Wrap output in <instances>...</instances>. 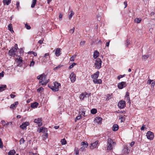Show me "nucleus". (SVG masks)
I'll return each instance as SVG.
<instances>
[{"instance_id": "obj_19", "label": "nucleus", "mask_w": 155, "mask_h": 155, "mask_svg": "<svg viewBox=\"0 0 155 155\" xmlns=\"http://www.w3.org/2000/svg\"><path fill=\"white\" fill-rule=\"evenodd\" d=\"M61 49L59 48H58L55 51V54L56 56H58L61 54Z\"/></svg>"}, {"instance_id": "obj_57", "label": "nucleus", "mask_w": 155, "mask_h": 155, "mask_svg": "<svg viewBox=\"0 0 155 155\" xmlns=\"http://www.w3.org/2000/svg\"><path fill=\"white\" fill-rule=\"evenodd\" d=\"M85 147H81L80 149V150L82 151H84L85 150Z\"/></svg>"}, {"instance_id": "obj_22", "label": "nucleus", "mask_w": 155, "mask_h": 155, "mask_svg": "<svg viewBox=\"0 0 155 155\" xmlns=\"http://www.w3.org/2000/svg\"><path fill=\"white\" fill-rule=\"evenodd\" d=\"M94 83L96 84H101L102 83V80L101 79H96L95 80H93Z\"/></svg>"}, {"instance_id": "obj_44", "label": "nucleus", "mask_w": 155, "mask_h": 155, "mask_svg": "<svg viewBox=\"0 0 155 155\" xmlns=\"http://www.w3.org/2000/svg\"><path fill=\"white\" fill-rule=\"evenodd\" d=\"M43 90V88L42 87H41L38 88L37 89V91L38 92H41Z\"/></svg>"}, {"instance_id": "obj_40", "label": "nucleus", "mask_w": 155, "mask_h": 155, "mask_svg": "<svg viewBox=\"0 0 155 155\" xmlns=\"http://www.w3.org/2000/svg\"><path fill=\"white\" fill-rule=\"evenodd\" d=\"M119 119L120 120L121 122H122L124 121L125 120V118L124 116L120 115L119 117Z\"/></svg>"}, {"instance_id": "obj_33", "label": "nucleus", "mask_w": 155, "mask_h": 155, "mask_svg": "<svg viewBox=\"0 0 155 155\" xmlns=\"http://www.w3.org/2000/svg\"><path fill=\"white\" fill-rule=\"evenodd\" d=\"M25 141L23 138H21L19 141L20 144L22 146H23V144H24Z\"/></svg>"}, {"instance_id": "obj_56", "label": "nucleus", "mask_w": 155, "mask_h": 155, "mask_svg": "<svg viewBox=\"0 0 155 155\" xmlns=\"http://www.w3.org/2000/svg\"><path fill=\"white\" fill-rule=\"evenodd\" d=\"M74 28H72L71 29H70L69 31V32L70 33H73L74 31Z\"/></svg>"}, {"instance_id": "obj_47", "label": "nucleus", "mask_w": 155, "mask_h": 155, "mask_svg": "<svg viewBox=\"0 0 155 155\" xmlns=\"http://www.w3.org/2000/svg\"><path fill=\"white\" fill-rule=\"evenodd\" d=\"M155 85V81H153L151 83V87L153 89Z\"/></svg>"}, {"instance_id": "obj_41", "label": "nucleus", "mask_w": 155, "mask_h": 155, "mask_svg": "<svg viewBox=\"0 0 155 155\" xmlns=\"http://www.w3.org/2000/svg\"><path fill=\"white\" fill-rule=\"evenodd\" d=\"M33 54L34 56H36L37 55V53L36 52H34L33 51H29L28 52V54Z\"/></svg>"}, {"instance_id": "obj_62", "label": "nucleus", "mask_w": 155, "mask_h": 155, "mask_svg": "<svg viewBox=\"0 0 155 155\" xmlns=\"http://www.w3.org/2000/svg\"><path fill=\"white\" fill-rule=\"evenodd\" d=\"M124 5H125L124 8H125L127 6V1H125L124 2Z\"/></svg>"}, {"instance_id": "obj_45", "label": "nucleus", "mask_w": 155, "mask_h": 155, "mask_svg": "<svg viewBox=\"0 0 155 155\" xmlns=\"http://www.w3.org/2000/svg\"><path fill=\"white\" fill-rule=\"evenodd\" d=\"M76 64H77L75 63H73L72 64H71V65H70V66H69V68L70 69L72 68L74 66L76 65Z\"/></svg>"}, {"instance_id": "obj_6", "label": "nucleus", "mask_w": 155, "mask_h": 155, "mask_svg": "<svg viewBox=\"0 0 155 155\" xmlns=\"http://www.w3.org/2000/svg\"><path fill=\"white\" fill-rule=\"evenodd\" d=\"M147 138L150 140H152L154 138L153 133L150 131H148L146 134Z\"/></svg>"}, {"instance_id": "obj_39", "label": "nucleus", "mask_w": 155, "mask_h": 155, "mask_svg": "<svg viewBox=\"0 0 155 155\" xmlns=\"http://www.w3.org/2000/svg\"><path fill=\"white\" fill-rule=\"evenodd\" d=\"M149 57V55L148 54L144 55L142 56V58L143 59L146 60Z\"/></svg>"}, {"instance_id": "obj_25", "label": "nucleus", "mask_w": 155, "mask_h": 155, "mask_svg": "<svg viewBox=\"0 0 155 155\" xmlns=\"http://www.w3.org/2000/svg\"><path fill=\"white\" fill-rule=\"evenodd\" d=\"M125 99L127 101H128L130 103V98L129 97V93L127 92L126 93L125 96Z\"/></svg>"}, {"instance_id": "obj_26", "label": "nucleus", "mask_w": 155, "mask_h": 155, "mask_svg": "<svg viewBox=\"0 0 155 155\" xmlns=\"http://www.w3.org/2000/svg\"><path fill=\"white\" fill-rule=\"evenodd\" d=\"M70 14L68 15V18L69 19L71 20L72 17L74 15V13L73 11L71 10L70 11Z\"/></svg>"}, {"instance_id": "obj_31", "label": "nucleus", "mask_w": 155, "mask_h": 155, "mask_svg": "<svg viewBox=\"0 0 155 155\" xmlns=\"http://www.w3.org/2000/svg\"><path fill=\"white\" fill-rule=\"evenodd\" d=\"M15 153V150H11L8 153V155H14Z\"/></svg>"}, {"instance_id": "obj_20", "label": "nucleus", "mask_w": 155, "mask_h": 155, "mask_svg": "<svg viewBox=\"0 0 155 155\" xmlns=\"http://www.w3.org/2000/svg\"><path fill=\"white\" fill-rule=\"evenodd\" d=\"M18 104V101L15 102L14 104L11 105L10 108L11 109H15Z\"/></svg>"}, {"instance_id": "obj_2", "label": "nucleus", "mask_w": 155, "mask_h": 155, "mask_svg": "<svg viewBox=\"0 0 155 155\" xmlns=\"http://www.w3.org/2000/svg\"><path fill=\"white\" fill-rule=\"evenodd\" d=\"M107 150H110L112 149L113 147H114L116 143L114 142L111 138H109L107 141Z\"/></svg>"}, {"instance_id": "obj_60", "label": "nucleus", "mask_w": 155, "mask_h": 155, "mask_svg": "<svg viewBox=\"0 0 155 155\" xmlns=\"http://www.w3.org/2000/svg\"><path fill=\"white\" fill-rule=\"evenodd\" d=\"M85 41H81L80 43L81 45H83L85 44Z\"/></svg>"}, {"instance_id": "obj_59", "label": "nucleus", "mask_w": 155, "mask_h": 155, "mask_svg": "<svg viewBox=\"0 0 155 155\" xmlns=\"http://www.w3.org/2000/svg\"><path fill=\"white\" fill-rule=\"evenodd\" d=\"M130 44V41L128 40H127L126 41V42L125 43V44L127 46H128Z\"/></svg>"}, {"instance_id": "obj_34", "label": "nucleus", "mask_w": 155, "mask_h": 155, "mask_svg": "<svg viewBox=\"0 0 155 155\" xmlns=\"http://www.w3.org/2000/svg\"><path fill=\"white\" fill-rule=\"evenodd\" d=\"M36 1L37 0H33L32 1V3L31 5V7L32 8H33L35 7L36 3Z\"/></svg>"}, {"instance_id": "obj_13", "label": "nucleus", "mask_w": 155, "mask_h": 155, "mask_svg": "<svg viewBox=\"0 0 155 155\" xmlns=\"http://www.w3.org/2000/svg\"><path fill=\"white\" fill-rule=\"evenodd\" d=\"M17 50L16 48H12V49L10 50L9 51V54L10 56H14L15 54V52Z\"/></svg>"}, {"instance_id": "obj_12", "label": "nucleus", "mask_w": 155, "mask_h": 155, "mask_svg": "<svg viewBox=\"0 0 155 155\" xmlns=\"http://www.w3.org/2000/svg\"><path fill=\"white\" fill-rule=\"evenodd\" d=\"M69 78L72 83L76 81V76L74 72L71 73L70 75Z\"/></svg>"}, {"instance_id": "obj_4", "label": "nucleus", "mask_w": 155, "mask_h": 155, "mask_svg": "<svg viewBox=\"0 0 155 155\" xmlns=\"http://www.w3.org/2000/svg\"><path fill=\"white\" fill-rule=\"evenodd\" d=\"M102 61L101 60L98 58L95 60L94 66L97 69H100L101 67Z\"/></svg>"}, {"instance_id": "obj_17", "label": "nucleus", "mask_w": 155, "mask_h": 155, "mask_svg": "<svg viewBox=\"0 0 155 155\" xmlns=\"http://www.w3.org/2000/svg\"><path fill=\"white\" fill-rule=\"evenodd\" d=\"M122 152V153L124 154H128L129 153L128 150V147L126 145L124 146Z\"/></svg>"}, {"instance_id": "obj_52", "label": "nucleus", "mask_w": 155, "mask_h": 155, "mask_svg": "<svg viewBox=\"0 0 155 155\" xmlns=\"http://www.w3.org/2000/svg\"><path fill=\"white\" fill-rule=\"evenodd\" d=\"M3 147V143L1 139L0 138V148H2Z\"/></svg>"}, {"instance_id": "obj_49", "label": "nucleus", "mask_w": 155, "mask_h": 155, "mask_svg": "<svg viewBox=\"0 0 155 155\" xmlns=\"http://www.w3.org/2000/svg\"><path fill=\"white\" fill-rule=\"evenodd\" d=\"M35 63V62L33 61V60H32V61L30 63V66L31 67H33Z\"/></svg>"}, {"instance_id": "obj_9", "label": "nucleus", "mask_w": 155, "mask_h": 155, "mask_svg": "<svg viewBox=\"0 0 155 155\" xmlns=\"http://www.w3.org/2000/svg\"><path fill=\"white\" fill-rule=\"evenodd\" d=\"M91 95L90 94H88L86 92L82 93L80 96V98L81 99L84 100L85 98L88 97Z\"/></svg>"}, {"instance_id": "obj_32", "label": "nucleus", "mask_w": 155, "mask_h": 155, "mask_svg": "<svg viewBox=\"0 0 155 155\" xmlns=\"http://www.w3.org/2000/svg\"><path fill=\"white\" fill-rule=\"evenodd\" d=\"M141 20L142 19L141 18H136L134 19V21L135 22L139 23L141 21Z\"/></svg>"}, {"instance_id": "obj_30", "label": "nucleus", "mask_w": 155, "mask_h": 155, "mask_svg": "<svg viewBox=\"0 0 155 155\" xmlns=\"http://www.w3.org/2000/svg\"><path fill=\"white\" fill-rule=\"evenodd\" d=\"M8 29L11 32H14L13 29L12 25L11 24H9L8 25Z\"/></svg>"}, {"instance_id": "obj_64", "label": "nucleus", "mask_w": 155, "mask_h": 155, "mask_svg": "<svg viewBox=\"0 0 155 155\" xmlns=\"http://www.w3.org/2000/svg\"><path fill=\"white\" fill-rule=\"evenodd\" d=\"M134 141H133L130 143V146H131V147H132L134 145Z\"/></svg>"}, {"instance_id": "obj_10", "label": "nucleus", "mask_w": 155, "mask_h": 155, "mask_svg": "<svg viewBox=\"0 0 155 155\" xmlns=\"http://www.w3.org/2000/svg\"><path fill=\"white\" fill-rule=\"evenodd\" d=\"M127 86V84L125 82H122L118 84L117 87L120 89H122Z\"/></svg>"}, {"instance_id": "obj_27", "label": "nucleus", "mask_w": 155, "mask_h": 155, "mask_svg": "<svg viewBox=\"0 0 155 155\" xmlns=\"http://www.w3.org/2000/svg\"><path fill=\"white\" fill-rule=\"evenodd\" d=\"M11 2V0H3V3L4 5H8Z\"/></svg>"}, {"instance_id": "obj_14", "label": "nucleus", "mask_w": 155, "mask_h": 155, "mask_svg": "<svg viewBox=\"0 0 155 155\" xmlns=\"http://www.w3.org/2000/svg\"><path fill=\"white\" fill-rule=\"evenodd\" d=\"M49 53H45L44 54V56L42 57V59L43 60V62H46L47 61V60L49 58Z\"/></svg>"}, {"instance_id": "obj_29", "label": "nucleus", "mask_w": 155, "mask_h": 155, "mask_svg": "<svg viewBox=\"0 0 155 155\" xmlns=\"http://www.w3.org/2000/svg\"><path fill=\"white\" fill-rule=\"evenodd\" d=\"M81 145L86 148H87L88 146V144L87 142L83 141L81 142Z\"/></svg>"}, {"instance_id": "obj_55", "label": "nucleus", "mask_w": 155, "mask_h": 155, "mask_svg": "<svg viewBox=\"0 0 155 155\" xmlns=\"http://www.w3.org/2000/svg\"><path fill=\"white\" fill-rule=\"evenodd\" d=\"M62 66V65H59L57 67L54 68V70H56L57 69H59V68H60Z\"/></svg>"}, {"instance_id": "obj_1", "label": "nucleus", "mask_w": 155, "mask_h": 155, "mask_svg": "<svg viewBox=\"0 0 155 155\" xmlns=\"http://www.w3.org/2000/svg\"><path fill=\"white\" fill-rule=\"evenodd\" d=\"M38 79L40 80L39 83L42 85H45L49 82V79L47 80L46 75L42 74L37 77Z\"/></svg>"}, {"instance_id": "obj_42", "label": "nucleus", "mask_w": 155, "mask_h": 155, "mask_svg": "<svg viewBox=\"0 0 155 155\" xmlns=\"http://www.w3.org/2000/svg\"><path fill=\"white\" fill-rule=\"evenodd\" d=\"M48 137V133H46L44 135H42L43 138L44 140H45L47 139Z\"/></svg>"}, {"instance_id": "obj_8", "label": "nucleus", "mask_w": 155, "mask_h": 155, "mask_svg": "<svg viewBox=\"0 0 155 155\" xmlns=\"http://www.w3.org/2000/svg\"><path fill=\"white\" fill-rule=\"evenodd\" d=\"M118 107L120 109H123L126 106V103L124 101H120L118 104Z\"/></svg>"}, {"instance_id": "obj_50", "label": "nucleus", "mask_w": 155, "mask_h": 155, "mask_svg": "<svg viewBox=\"0 0 155 155\" xmlns=\"http://www.w3.org/2000/svg\"><path fill=\"white\" fill-rule=\"evenodd\" d=\"M153 80L150 79L147 81V84H151L152 82H153Z\"/></svg>"}, {"instance_id": "obj_54", "label": "nucleus", "mask_w": 155, "mask_h": 155, "mask_svg": "<svg viewBox=\"0 0 155 155\" xmlns=\"http://www.w3.org/2000/svg\"><path fill=\"white\" fill-rule=\"evenodd\" d=\"M43 127L39 128L38 129V131L39 133H40L41 132H43Z\"/></svg>"}, {"instance_id": "obj_21", "label": "nucleus", "mask_w": 155, "mask_h": 155, "mask_svg": "<svg viewBox=\"0 0 155 155\" xmlns=\"http://www.w3.org/2000/svg\"><path fill=\"white\" fill-rule=\"evenodd\" d=\"M102 118L99 117H96L95 118V121L99 124H101V123Z\"/></svg>"}, {"instance_id": "obj_43", "label": "nucleus", "mask_w": 155, "mask_h": 155, "mask_svg": "<svg viewBox=\"0 0 155 155\" xmlns=\"http://www.w3.org/2000/svg\"><path fill=\"white\" fill-rule=\"evenodd\" d=\"M81 118V115H79L75 119V121H76L77 120H80Z\"/></svg>"}, {"instance_id": "obj_15", "label": "nucleus", "mask_w": 155, "mask_h": 155, "mask_svg": "<svg viewBox=\"0 0 155 155\" xmlns=\"http://www.w3.org/2000/svg\"><path fill=\"white\" fill-rule=\"evenodd\" d=\"M34 122L35 123L38 124V126H41L42 125L41 120V118H38L35 119L34 120Z\"/></svg>"}, {"instance_id": "obj_48", "label": "nucleus", "mask_w": 155, "mask_h": 155, "mask_svg": "<svg viewBox=\"0 0 155 155\" xmlns=\"http://www.w3.org/2000/svg\"><path fill=\"white\" fill-rule=\"evenodd\" d=\"M25 27L27 29L29 30L31 28V27L30 25H28L27 24H25Z\"/></svg>"}, {"instance_id": "obj_24", "label": "nucleus", "mask_w": 155, "mask_h": 155, "mask_svg": "<svg viewBox=\"0 0 155 155\" xmlns=\"http://www.w3.org/2000/svg\"><path fill=\"white\" fill-rule=\"evenodd\" d=\"M118 129V126L116 124L114 125L112 127V130L113 131H114L117 130Z\"/></svg>"}, {"instance_id": "obj_3", "label": "nucleus", "mask_w": 155, "mask_h": 155, "mask_svg": "<svg viewBox=\"0 0 155 155\" xmlns=\"http://www.w3.org/2000/svg\"><path fill=\"white\" fill-rule=\"evenodd\" d=\"M49 88L54 91H58L59 87L61 86V84L57 82H55L54 83V86H50L48 85Z\"/></svg>"}, {"instance_id": "obj_61", "label": "nucleus", "mask_w": 155, "mask_h": 155, "mask_svg": "<svg viewBox=\"0 0 155 155\" xmlns=\"http://www.w3.org/2000/svg\"><path fill=\"white\" fill-rule=\"evenodd\" d=\"M4 72L3 71L1 73H0V77L2 78L4 76Z\"/></svg>"}, {"instance_id": "obj_18", "label": "nucleus", "mask_w": 155, "mask_h": 155, "mask_svg": "<svg viewBox=\"0 0 155 155\" xmlns=\"http://www.w3.org/2000/svg\"><path fill=\"white\" fill-rule=\"evenodd\" d=\"M99 54V53L97 51H94L93 54V57L94 58L96 59L97 58V57H98Z\"/></svg>"}, {"instance_id": "obj_37", "label": "nucleus", "mask_w": 155, "mask_h": 155, "mask_svg": "<svg viewBox=\"0 0 155 155\" xmlns=\"http://www.w3.org/2000/svg\"><path fill=\"white\" fill-rule=\"evenodd\" d=\"M76 55L74 54L70 58V60L71 61H74L76 57Z\"/></svg>"}, {"instance_id": "obj_5", "label": "nucleus", "mask_w": 155, "mask_h": 155, "mask_svg": "<svg viewBox=\"0 0 155 155\" xmlns=\"http://www.w3.org/2000/svg\"><path fill=\"white\" fill-rule=\"evenodd\" d=\"M22 59L21 57L19 56H17L15 58V64L17 66H21L22 65Z\"/></svg>"}, {"instance_id": "obj_16", "label": "nucleus", "mask_w": 155, "mask_h": 155, "mask_svg": "<svg viewBox=\"0 0 155 155\" xmlns=\"http://www.w3.org/2000/svg\"><path fill=\"white\" fill-rule=\"evenodd\" d=\"M99 74V71H97L94 74L91 75V78L93 80H95L96 79H97Z\"/></svg>"}, {"instance_id": "obj_11", "label": "nucleus", "mask_w": 155, "mask_h": 155, "mask_svg": "<svg viewBox=\"0 0 155 155\" xmlns=\"http://www.w3.org/2000/svg\"><path fill=\"white\" fill-rule=\"evenodd\" d=\"M30 123L28 122H25L23 123L20 126V128L23 129H26V127L27 126L29 125Z\"/></svg>"}, {"instance_id": "obj_53", "label": "nucleus", "mask_w": 155, "mask_h": 155, "mask_svg": "<svg viewBox=\"0 0 155 155\" xmlns=\"http://www.w3.org/2000/svg\"><path fill=\"white\" fill-rule=\"evenodd\" d=\"M20 3L19 1H17L16 2V5L18 10L19 9V7Z\"/></svg>"}, {"instance_id": "obj_28", "label": "nucleus", "mask_w": 155, "mask_h": 155, "mask_svg": "<svg viewBox=\"0 0 155 155\" xmlns=\"http://www.w3.org/2000/svg\"><path fill=\"white\" fill-rule=\"evenodd\" d=\"M38 105V104L35 102L31 104V107L32 108H35L37 107Z\"/></svg>"}, {"instance_id": "obj_23", "label": "nucleus", "mask_w": 155, "mask_h": 155, "mask_svg": "<svg viewBox=\"0 0 155 155\" xmlns=\"http://www.w3.org/2000/svg\"><path fill=\"white\" fill-rule=\"evenodd\" d=\"M6 85H2L0 86V92H2L4 91L6 88Z\"/></svg>"}, {"instance_id": "obj_58", "label": "nucleus", "mask_w": 155, "mask_h": 155, "mask_svg": "<svg viewBox=\"0 0 155 155\" xmlns=\"http://www.w3.org/2000/svg\"><path fill=\"white\" fill-rule=\"evenodd\" d=\"M43 129V132H42L43 133H44L45 132H47V129L46 128H44L43 127L42 128Z\"/></svg>"}, {"instance_id": "obj_51", "label": "nucleus", "mask_w": 155, "mask_h": 155, "mask_svg": "<svg viewBox=\"0 0 155 155\" xmlns=\"http://www.w3.org/2000/svg\"><path fill=\"white\" fill-rule=\"evenodd\" d=\"M75 152L76 155H78L79 154V150L78 149L75 148Z\"/></svg>"}, {"instance_id": "obj_63", "label": "nucleus", "mask_w": 155, "mask_h": 155, "mask_svg": "<svg viewBox=\"0 0 155 155\" xmlns=\"http://www.w3.org/2000/svg\"><path fill=\"white\" fill-rule=\"evenodd\" d=\"M62 16H63V15L61 14H60L59 15V18L60 20H61V19H62Z\"/></svg>"}, {"instance_id": "obj_35", "label": "nucleus", "mask_w": 155, "mask_h": 155, "mask_svg": "<svg viewBox=\"0 0 155 155\" xmlns=\"http://www.w3.org/2000/svg\"><path fill=\"white\" fill-rule=\"evenodd\" d=\"M61 144L62 145H65L67 143L66 141L64 138L61 139Z\"/></svg>"}, {"instance_id": "obj_46", "label": "nucleus", "mask_w": 155, "mask_h": 155, "mask_svg": "<svg viewBox=\"0 0 155 155\" xmlns=\"http://www.w3.org/2000/svg\"><path fill=\"white\" fill-rule=\"evenodd\" d=\"M125 76V74H124L123 75H120L117 77V78L118 80H120L121 78L124 77Z\"/></svg>"}, {"instance_id": "obj_7", "label": "nucleus", "mask_w": 155, "mask_h": 155, "mask_svg": "<svg viewBox=\"0 0 155 155\" xmlns=\"http://www.w3.org/2000/svg\"><path fill=\"white\" fill-rule=\"evenodd\" d=\"M98 143V141L97 140L95 142L91 143L89 145L90 149L91 150H93L95 148H97Z\"/></svg>"}, {"instance_id": "obj_38", "label": "nucleus", "mask_w": 155, "mask_h": 155, "mask_svg": "<svg viewBox=\"0 0 155 155\" xmlns=\"http://www.w3.org/2000/svg\"><path fill=\"white\" fill-rule=\"evenodd\" d=\"M91 113L93 114H95L97 112V110L95 108H93L92 109L91 111Z\"/></svg>"}, {"instance_id": "obj_36", "label": "nucleus", "mask_w": 155, "mask_h": 155, "mask_svg": "<svg viewBox=\"0 0 155 155\" xmlns=\"http://www.w3.org/2000/svg\"><path fill=\"white\" fill-rule=\"evenodd\" d=\"M79 113L80 115L81 114L83 115L84 116H85V111L84 109H83L82 110H80L79 112Z\"/></svg>"}]
</instances>
